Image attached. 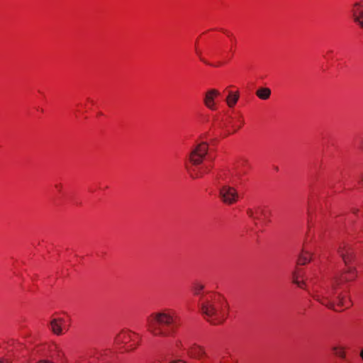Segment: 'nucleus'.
Returning a JSON list of instances; mask_svg holds the SVG:
<instances>
[{"mask_svg": "<svg viewBox=\"0 0 363 363\" xmlns=\"http://www.w3.org/2000/svg\"><path fill=\"white\" fill-rule=\"evenodd\" d=\"M204 318L213 325H218L226 319L229 306L226 299L220 294L203 297L200 303Z\"/></svg>", "mask_w": 363, "mask_h": 363, "instance_id": "f257e3e1", "label": "nucleus"}, {"mask_svg": "<svg viewBox=\"0 0 363 363\" xmlns=\"http://www.w3.org/2000/svg\"><path fill=\"white\" fill-rule=\"evenodd\" d=\"M177 325V316L169 310L153 313L147 318V329L155 336H170Z\"/></svg>", "mask_w": 363, "mask_h": 363, "instance_id": "f03ea898", "label": "nucleus"}, {"mask_svg": "<svg viewBox=\"0 0 363 363\" xmlns=\"http://www.w3.org/2000/svg\"><path fill=\"white\" fill-rule=\"evenodd\" d=\"M340 284L336 281V278H334L330 286L324 288L320 291H315L312 297L321 304L333 310H336L335 308V303L339 306L348 308L351 305L349 299L345 298L342 295H338L335 300L333 298L336 287Z\"/></svg>", "mask_w": 363, "mask_h": 363, "instance_id": "7ed1b4c3", "label": "nucleus"}, {"mask_svg": "<svg viewBox=\"0 0 363 363\" xmlns=\"http://www.w3.org/2000/svg\"><path fill=\"white\" fill-rule=\"evenodd\" d=\"M337 253L342 257L345 265L347 267L346 272L336 277V281L342 284L343 282L350 281L357 277V270L355 267H350L349 264L354 259V252L351 247L347 243H341L337 248Z\"/></svg>", "mask_w": 363, "mask_h": 363, "instance_id": "20e7f679", "label": "nucleus"}, {"mask_svg": "<svg viewBox=\"0 0 363 363\" xmlns=\"http://www.w3.org/2000/svg\"><path fill=\"white\" fill-rule=\"evenodd\" d=\"M208 152V145L206 143L198 144L189 154V162L191 166L186 165L187 171L193 179L200 178L202 177V172L199 169V165L201 164L203 158Z\"/></svg>", "mask_w": 363, "mask_h": 363, "instance_id": "39448f33", "label": "nucleus"}, {"mask_svg": "<svg viewBox=\"0 0 363 363\" xmlns=\"http://www.w3.org/2000/svg\"><path fill=\"white\" fill-rule=\"evenodd\" d=\"M219 196L221 201L228 205H231L238 201L239 195L237 190L228 184H224L219 189Z\"/></svg>", "mask_w": 363, "mask_h": 363, "instance_id": "423d86ee", "label": "nucleus"}, {"mask_svg": "<svg viewBox=\"0 0 363 363\" xmlns=\"http://www.w3.org/2000/svg\"><path fill=\"white\" fill-rule=\"evenodd\" d=\"M353 21L363 28V4L355 3L351 10Z\"/></svg>", "mask_w": 363, "mask_h": 363, "instance_id": "0eeeda50", "label": "nucleus"}, {"mask_svg": "<svg viewBox=\"0 0 363 363\" xmlns=\"http://www.w3.org/2000/svg\"><path fill=\"white\" fill-rule=\"evenodd\" d=\"M220 94L216 89L208 90L204 96L203 103L211 110L216 109L215 99Z\"/></svg>", "mask_w": 363, "mask_h": 363, "instance_id": "6e6552de", "label": "nucleus"}, {"mask_svg": "<svg viewBox=\"0 0 363 363\" xmlns=\"http://www.w3.org/2000/svg\"><path fill=\"white\" fill-rule=\"evenodd\" d=\"M189 355L197 359H200L202 357L206 356V353L205 349L196 344H192L187 350Z\"/></svg>", "mask_w": 363, "mask_h": 363, "instance_id": "1a4fd4ad", "label": "nucleus"}, {"mask_svg": "<svg viewBox=\"0 0 363 363\" xmlns=\"http://www.w3.org/2000/svg\"><path fill=\"white\" fill-rule=\"evenodd\" d=\"M136 334L132 333L130 331H121L118 334L115 338L116 344H126L130 341H135Z\"/></svg>", "mask_w": 363, "mask_h": 363, "instance_id": "9d476101", "label": "nucleus"}, {"mask_svg": "<svg viewBox=\"0 0 363 363\" xmlns=\"http://www.w3.org/2000/svg\"><path fill=\"white\" fill-rule=\"evenodd\" d=\"M64 323L62 318H55L50 322V329L56 335H60L62 334V324Z\"/></svg>", "mask_w": 363, "mask_h": 363, "instance_id": "9b49d317", "label": "nucleus"}, {"mask_svg": "<svg viewBox=\"0 0 363 363\" xmlns=\"http://www.w3.org/2000/svg\"><path fill=\"white\" fill-rule=\"evenodd\" d=\"M247 213L249 217H250L252 219L257 220L259 218V216H266V211L264 208L262 207H257L255 211L249 208L247 211Z\"/></svg>", "mask_w": 363, "mask_h": 363, "instance_id": "f8f14e48", "label": "nucleus"}, {"mask_svg": "<svg viewBox=\"0 0 363 363\" xmlns=\"http://www.w3.org/2000/svg\"><path fill=\"white\" fill-rule=\"evenodd\" d=\"M271 93L272 91L269 88L261 87L257 90L256 95L260 99L267 100L270 97Z\"/></svg>", "mask_w": 363, "mask_h": 363, "instance_id": "ddd939ff", "label": "nucleus"}, {"mask_svg": "<svg viewBox=\"0 0 363 363\" xmlns=\"http://www.w3.org/2000/svg\"><path fill=\"white\" fill-rule=\"evenodd\" d=\"M311 259V255L308 251H304L298 259V264L303 265L308 263Z\"/></svg>", "mask_w": 363, "mask_h": 363, "instance_id": "4468645a", "label": "nucleus"}, {"mask_svg": "<svg viewBox=\"0 0 363 363\" xmlns=\"http://www.w3.org/2000/svg\"><path fill=\"white\" fill-rule=\"evenodd\" d=\"M238 99H239L238 94H233V92H230L228 96L226 99L228 105L230 107H233V106L235 105Z\"/></svg>", "mask_w": 363, "mask_h": 363, "instance_id": "2eb2a0df", "label": "nucleus"}, {"mask_svg": "<svg viewBox=\"0 0 363 363\" xmlns=\"http://www.w3.org/2000/svg\"><path fill=\"white\" fill-rule=\"evenodd\" d=\"M55 352L57 359H58L62 362V363H63L65 361V354L62 349L60 347L56 345L55 348Z\"/></svg>", "mask_w": 363, "mask_h": 363, "instance_id": "dca6fc26", "label": "nucleus"}, {"mask_svg": "<svg viewBox=\"0 0 363 363\" xmlns=\"http://www.w3.org/2000/svg\"><path fill=\"white\" fill-rule=\"evenodd\" d=\"M333 350L334 351L335 355L338 356L339 357L342 359L345 358V350L342 347H334L333 348Z\"/></svg>", "mask_w": 363, "mask_h": 363, "instance_id": "f3484780", "label": "nucleus"}, {"mask_svg": "<svg viewBox=\"0 0 363 363\" xmlns=\"http://www.w3.org/2000/svg\"><path fill=\"white\" fill-rule=\"evenodd\" d=\"M292 277H293V282L295 284H296L300 288H303V287L304 282L303 281H301L298 280V275L297 272L295 271V272H293Z\"/></svg>", "mask_w": 363, "mask_h": 363, "instance_id": "a211bd4d", "label": "nucleus"}, {"mask_svg": "<svg viewBox=\"0 0 363 363\" xmlns=\"http://www.w3.org/2000/svg\"><path fill=\"white\" fill-rule=\"evenodd\" d=\"M204 286L201 284H195L193 287L194 294L198 295L203 289Z\"/></svg>", "mask_w": 363, "mask_h": 363, "instance_id": "6ab92c4d", "label": "nucleus"}, {"mask_svg": "<svg viewBox=\"0 0 363 363\" xmlns=\"http://www.w3.org/2000/svg\"><path fill=\"white\" fill-rule=\"evenodd\" d=\"M199 169L200 170V172H202V176L204 174L208 173L209 172V169L208 167H199Z\"/></svg>", "mask_w": 363, "mask_h": 363, "instance_id": "aec40b11", "label": "nucleus"}, {"mask_svg": "<svg viewBox=\"0 0 363 363\" xmlns=\"http://www.w3.org/2000/svg\"><path fill=\"white\" fill-rule=\"evenodd\" d=\"M138 345V344H135L134 345H130L128 346L127 348H126V350L127 351H130V350H135V348L136 347V346Z\"/></svg>", "mask_w": 363, "mask_h": 363, "instance_id": "412c9836", "label": "nucleus"}, {"mask_svg": "<svg viewBox=\"0 0 363 363\" xmlns=\"http://www.w3.org/2000/svg\"><path fill=\"white\" fill-rule=\"evenodd\" d=\"M36 363H54V362H52V361L48 360V359H41V360H39Z\"/></svg>", "mask_w": 363, "mask_h": 363, "instance_id": "4be33fe9", "label": "nucleus"}, {"mask_svg": "<svg viewBox=\"0 0 363 363\" xmlns=\"http://www.w3.org/2000/svg\"><path fill=\"white\" fill-rule=\"evenodd\" d=\"M0 363H9V362L6 359L0 357Z\"/></svg>", "mask_w": 363, "mask_h": 363, "instance_id": "5701e85b", "label": "nucleus"}, {"mask_svg": "<svg viewBox=\"0 0 363 363\" xmlns=\"http://www.w3.org/2000/svg\"><path fill=\"white\" fill-rule=\"evenodd\" d=\"M169 363H186V362L182 361V360H175V361H172Z\"/></svg>", "mask_w": 363, "mask_h": 363, "instance_id": "b1692460", "label": "nucleus"}, {"mask_svg": "<svg viewBox=\"0 0 363 363\" xmlns=\"http://www.w3.org/2000/svg\"><path fill=\"white\" fill-rule=\"evenodd\" d=\"M359 357H361V359L363 361V348L359 352Z\"/></svg>", "mask_w": 363, "mask_h": 363, "instance_id": "393cba45", "label": "nucleus"}, {"mask_svg": "<svg viewBox=\"0 0 363 363\" xmlns=\"http://www.w3.org/2000/svg\"><path fill=\"white\" fill-rule=\"evenodd\" d=\"M55 187L57 189H58L59 190H60V189L62 188V184H56Z\"/></svg>", "mask_w": 363, "mask_h": 363, "instance_id": "a878e982", "label": "nucleus"}, {"mask_svg": "<svg viewBox=\"0 0 363 363\" xmlns=\"http://www.w3.org/2000/svg\"><path fill=\"white\" fill-rule=\"evenodd\" d=\"M223 32H224L225 33H226L228 36H231V34L228 33L227 31H225V30H223Z\"/></svg>", "mask_w": 363, "mask_h": 363, "instance_id": "bb28decb", "label": "nucleus"}]
</instances>
